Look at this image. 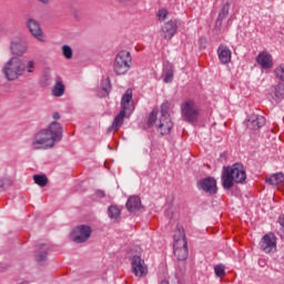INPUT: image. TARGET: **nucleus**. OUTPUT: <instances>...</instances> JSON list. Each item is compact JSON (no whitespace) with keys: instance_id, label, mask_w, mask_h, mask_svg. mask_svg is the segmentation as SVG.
I'll use <instances>...</instances> for the list:
<instances>
[{"instance_id":"f257e3e1","label":"nucleus","mask_w":284,"mask_h":284,"mask_svg":"<svg viewBox=\"0 0 284 284\" xmlns=\"http://www.w3.org/2000/svg\"><path fill=\"white\" fill-rule=\"evenodd\" d=\"M63 139V126L53 121L48 128L40 130L31 139L32 150H52Z\"/></svg>"},{"instance_id":"f03ea898","label":"nucleus","mask_w":284,"mask_h":284,"mask_svg":"<svg viewBox=\"0 0 284 284\" xmlns=\"http://www.w3.org/2000/svg\"><path fill=\"white\" fill-rule=\"evenodd\" d=\"M34 70H37V61L19 57H12L2 68V72L8 81H17L20 77L34 74Z\"/></svg>"},{"instance_id":"7ed1b4c3","label":"nucleus","mask_w":284,"mask_h":284,"mask_svg":"<svg viewBox=\"0 0 284 284\" xmlns=\"http://www.w3.org/2000/svg\"><path fill=\"white\" fill-rule=\"evenodd\" d=\"M170 102L165 101L161 104L160 113L156 109H154L149 115V126H155L159 133H161L162 135L171 133L174 125L170 115Z\"/></svg>"},{"instance_id":"20e7f679","label":"nucleus","mask_w":284,"mask_h":284,"mask_svg":"<svg viewBox=\"0 0 284 284\" xmlns=\"http://www.w3.org/2000/svg\"><path fill=\"white\" fill-rule=\"evenodd\" d=\"M132 100L133 91L132 89H126L125 93L122 95L120 113L115 115L111 126H109V133H115L116 131H119V129H121V126L123 125V121L125 120V118H130V115L133 113L134 106Z\"/></svg>"},{"instance_id":"39448f33","label":"nucleus","mask_w":284,"mask_h":284,"mask_svg":"<svg viewBox=\"0 0 284 284\" xmlns=\"http://www.w3.org/2000/svg\"><path fill=\"white\" fill-rule=\"evenodd\" d=\"M247 175L245 166L241 163L232 164V166H223L222 184L224 189H232L234 184H243Z\"/></svg>"},{"instance_id":"423d86ee","label":"nucleus","mask_w":284,"mask_h":284,"mask_svg":"<svg viewBox=\"0 0 284 284\" xmlns=\"http://www.w3.org/2000/svg\"><path fill=\"white\" fill-rule=\"evenodd\" d=\"M133 64L130 51H119L113 60V71L115 75H125L131 70Z\"/></svg>"},{"instance_id":"0eeeda50","label":"nucleus","mask_w":284,"mask_h":284,"mask_svg":"<svg viewBox=\"0 0 284 284\" xmlns=\"http://www.w3.org/2000/svg\"><path fill=\"white\" fill-rule=\"evenodd\" d=\"M173 253L178 260H186L189 255V246L184 229H178L174 233Z\"/></svg>"},{"instance_id":"6e6552de","label":"nucleus","mask_w":284,"mask_h":284,"mask_svg":"<svg viewBox=\"0 0 284 284\" xmlns=\"http://www.w3.org/2000/svg\"><path fill=\"white\" fill-rule=\"evenodd\" d=\"M181 113L186 122H197L200 118L199 104H196L194 100H185V102L181 104Z\"/></svg>"},{"instance_id":"1a4fd4ad","label":"nucleus","mask_w":284,"mask_h":284,"mask_svg":"<svg viewBox=\"0 0 284 284\" xmlns=\"http://www.w3.org/2000/svg\"><path fill=\"white\" fill-rule=\"evenodd\" d=\"M131 268L136 277H144L149 273V266L140 255H133Z\"/></svg>"},{"instance_id":"9d476101","label":"nucleus","mask_w":284,"mask_h":284,"mask_svg":"<svg viewBox=\"0 0 284 284\" xmlns=\"http://www.w3.org/2000/svg\"><path fill=\"white\" fill-rule=\"evenodd\" d=\"M92 235V229L88 225L77 226L71 233V240L73 243H85Z\"/></svg>"},{"instance_id":"9b49d317","label":"nucleus","mask_w":284,"mask_h":284,"mask_svg":"<svg viewBox=\"0 0 284 284\" xmlns=\"http://www.w3.org/2000/svg\"><path fill=\"white\" fill-rule=\"evenodd\" d=\"M256 63L263 71H271V69H274V58L272 53L268 51H261L256 55Z\"/></svg>"},{"instance_id":"f8f14e48","label":"nucleus","mask_w":284,"mask_h":284,"mask_svg":"<svg viewBox=\"0 0 284 284\" xmlns=\"http://www.w3.org/2000/svg\"><path fill=\"white\" fill-rule=\"evenodd\" d=\"M11 52L16 57H23L26 52H28V41L21 39V38H16L11 41Z\"/></svg>"},{"instance_id":"ddd939ff","label":"nucleus","mask_w":284,"mask_h":284,"mask_svg":"<svg viewBox=\"0 0 284 284\" xmlns=\"http://www.w3.org/2000/svg\"><path fill=\"white\" fill-rule=\"evenodd\" d=\"M197 189L214 194L217 191L216 180L214 178H202L197 181Z\"/></svg>"},{"instance_id":"4468645a","label":"nucleus","mask_w":284,"mask_h":284,"mask_svg":"<svg viewBox=\"0 0 284 284\" xmlns=\"http://www.w3.org/2000/svg\"><path fill=\"white\" fill-rule=\"evenodd\" d=\"M262 251L265 253H272L276 251V237L273 233H267L264 235L260 242Z\"/></svg>"},{"instance_id":"2eb2a0df","label":"nucleus","mask_w":284,"mask_h":284,"mask_svg":"<svg viewBox=\"0 0 284 284\" xmlns=\"http://www.w3.org/2000/svg\"><path fill=\"white\" fill-rule=\"evenodd\" d=\"M30 33L38 39V41H43V31L41 30V24L36 19L29 18L26 22Z\"/></svg>"},{"instance_id":"dca6fc26","label":"nucleus","mask_w":284,"mask_h":284,"mask_svg":"<svg viewBox=\"0 0 284 284\" xmlns=\"http://www.w3.org/2000/svg\"><path fill=\"white\" fill-rule=\"evenodd\" d=\"M176 31L178 22L175 20H170L169 22H165V24H163V27L161 28V34L165 40H171V38H174Z\"/></svg>"},{"instance_id":"f3484780","label":"nucleus","mask_w":284,"mask_h":284,"mask_svg":"<svg viewBox=\"0 0 284 284\" xmlns=\"http://www.w3.org/2000/svg\"><path fill=\"white\" fill-rule=\"evenodd\" d=\"M126 209L130 213H140L143 211V204L139 195H130L126 200Z\"/></svg>"},{"instance_id":"a211bd4d","label":"nucleus","mask_w":284,"mask_h":284,"mask_svg":"<svg viewBox=\"0 0 284 284\" xmlns=\"http://www.w3.org/2000/svg\"><path fill=\"white\" fill-rule=\"evenodd\" d=\"M217 55H219V60H220V62H222V64H230V62H232V51H231L230 47H227L225 44H221L219 47Z\"/></svg>"},{"instance_id":"6ab92c4d","label":"nucleus","mask_w":284,"mask_h":284,"mask_svg":"<svg viewBox=\"0 0 284 284\" xmlns=\"http://www.w3.org/2000/svg\"><path fill=\"white\" fill-rule=\"evenodd\" d=\"M162 78L163 82L166 84H170L174 80V67L171 64V62H163V69H162Z\"/></svg>"},{"instance_id":"aec40b11","label":"nucleus","mask_w":284,"mask_h":284,"mask_svg":"<svg viewBox=\"0 0 284 284\" xmlns=\"http://www.w3.org/2000/svg\"><path fill=\"white\" fill-rule=\"evenodd\" d=\"M266 120L263 115H256L253 113L248 116L247 120V126L248 129H261V126H264Z\"/></svg>"},{"instance_id":"412c9836","label":"nucleus","mask_w":284,"mask_h":284,"mask_svg":"<svg viewBox=\"0 0 284 284\" xmlns=\"http://www.w3.org/2000/svg\"><path fill=\"white\" fill-rule=\"evenodd\" d=\"M50 253V245L48 244H41L38 247L37 254H36V261L38 263H45L48 261V254Z\"/></svg>"},{"instance_id":"4be33fe9","label":"nucleus","mask_w":284,"mask_h":284,"mask_svg":"<svg viewBox=\"0 0 284 284\" xmlns=\"http://www.w3.org/2000/svg\"><path fill=\"white\" fill-rule=\"evenodd\" d=\"M266 182L284 191V173H273V175H270V178H266Z\"/></svg>"},{"instance_id":"5701e85b","label":"nucleus","mask_w":284,"mask_h":284,"mask_svg":"<svg viewBox=\"0 0 284 284\" xmlns=\"http://www.w3.org/2000/svg\"><path fill=\"white\" fill-rule=\"evenodd\" d=\"M109 217L111 222H120L122 217V209L118 204L109 206Z\"/></svg>"},{"instance_id":"b1692460","label":"nucleus","mask_w":284,"mask_h":284,"mask_svg":"<svg viewBox=\"0 0 284 284\" xmlns=\"http://www.w3.org/2000/svg\"><path fill=\"white\" fill-rule=\"evenodd\" d=\"M53 97H63L65 94V85L62 81H57L52 89Z\"/></svg>"},{"instance_id":"393cba45","label":"nucleus","mask_w":284,"mask_h":284,"mask_svg":"<svg viewBox=\"0 0 284 284\" xmlns=\"http://www.w3.org/2000/svg\"><path fill=\"white\" fill-rule=\"evenodd\" d=\"M98 95L100 98L108 97V78L102 80V82L100 84V88H99V91H98Z\"/></svg>"},{"instance_id":"a878e982","label":"nucleus","mask_w":284,"mask_h":284,"mask_svg":"<svg viewBox=\"0 0 284 284\" xmlns=\"http://www.w3.org/2000/svg\"><path fill=\"white\" fill-rule=\"evenodd\" d=\"M33 181L37 185H40V187H45L48 185V176H45V174L34 175Z\"/></svg>"},{"instance_id":"bb28decb","label":"nucleus","mask_w":284,"mask_h":284,"mask_svg":"<svg viewBox=\"0 0 284 284\" xmlns=\"http://www.w3.org/2000/svg\"><path fill=\"white\" fill-rule=\"evenodd\" d=\"M229 11H230V3L226 2V4H223V7L220 11L219 20H224L225 18H227Z\"/></svg>"},{"instance_id":"cd10ccee","label":"nucleus","mask_w":284,"mask_h":284,"mask_svg":"<svg viewBox=\"0 0 284 284\" xmlns=\"http://www.w3.org/2000/svg\"><path fill=\"white\" fill-rule=\"evenodd\" d=\"M62 54L67 59H72V57H73L72 47H70L68 44L62 45Z\"/></svg>"},{"instance_id":"c85d7f7f","label":"nucleus","mask_w":284,"mask_h":284,"mask_svg":"<svg viewBox=\"0 0 284 284\" xmlns=\"http://www.w3.org/2000/svg\"><path fill=\"white\" fill-rule=\"evenodd\" d=\"M274 74L281 82H284V64H280V67L274 70Z\"/></svg>"},{"instance_id":"c756f323","label":"nucleus","mask_w":284,"mask_h":284,"mask_svg":"<svg viewBox=\"0 0 284 284\" xmlns=\"http://www.w3.org/2000/svg\"><path fill=\"white\" fill-rule=\"evenodd\" d=\"M214 271H215V275H217V277H224V275H225L224 264H216L214 266Z\"/></svg>"},{"instance_id":"7c9ffc66","label":"nucleus","mask_w":284,"mask_h":284,"mask_svg":"<svg viewBox=\"0 0 284 284\" xmlns=\"http://www.w3.org/2000/svg\"><path fill=\"white\" fill-rule=\"evenodd\" d=\"M275 99L276 100H282L284 98V87L283 84H277L275 88Z\"/></svg>"},{"instance_id":"2f4dec72","label":"nucleus","mask_w":284,"mask_h":284,"mask_svg":"<svg viewBox=\"0 0 284 284\" xmlns=\"http://www.w3.org/2000/svg\"><path fill=\"white\" fill-rule=\"evenodd\" d=\"M168 16H169L168 9H159L156 13L158 20H160L161 22L166 20Z\"/></svg>"},{"instance_id":"473e14b6","label":"nucleus","mask_w":284,"mask_h":284,"mask_svg":"<svg viewBox=\"0 0 284 284\" xmlns=\"http://www.w3.org/2000/svg\"><path fill=\"white\" fill-rule=\"evenodd\" d=\"M206 44H207L206 38H200V40H199V48L201 50H203V49H205Z\"/></svg>"},{"instance_id":"72a5a7b5","label":"nucleus","mask_w":284,"mask_h":284,"mask_svg":"<svg viewBox=\"0 0 284 284\" xmlns=\"http://www.w3.org/2000/svg\"><path fill=\"white\" fill-rule=\"evenodd\" d=\"M8 183V178H0V190L6 187Z\"/></svg>"},{"instance_id":"f704fd0d","label":"nucleus","mask_w":284,"mask_h":284,"mask_svg":"<svg viewBox=\"0 0 284 284\" xmlns=\"http://www.w3.org/2000/svg\"><path fill=\"white\" fill-rule=\"evenodd\" d=\"M95 196H97L98 199H104V197H105V191L98 190V191L95 192Z\"/></svg>"},{"instance_id":"c9c22d12","label":"nucleus","mask_w":284,"mask_h":284,"mask_svg":"<svg viewBox=\"0 0 284 284\" xmlns=\"http://www.w3.org/2000/svg\"><path fill=\"white\" fill-rule=\"evenodd\" d=\"M52 119H54V121H59V119H61V115L59 114V112H54L52 114Z\"/></svg>"},{"instance_id":"e433bc0d","label":"nucleus","mask_w":284,"mask_h":284,"mask_svg":"<svg viewBox=\"0 0 284 284\" xmlns=\"http://www.w3.org/2000/svg\"><path fill=\"white\" fill-rule=\"evenodd\" d=\"M40 3H43V6H48L50 3V0H38Z\"/></svg>"},{"instance_id":"4c0bfd02","label":"nucleus","mask_w":284,"mask_h":284,"mask_svg":"<svg viewBox=\"0 0 284 284\" xmlns=\"http://www.w3.org/2000/svg\"><path fill=\"white\" fill-rule=\"evenodd\" d=\"M280 223L282 224L283 229H284V215H281L280 217Z\"/></svg>"},{"instance_id":"58836bf2","label":"nucleus","mask_w":284,"mask_h":284,"mask_svg":"<svg viewBox=\"0 0 284 284\" xmlns=\"http://www.w3.org/2000/svg\"><path fill=\"white\" fill-rule=\"evenodd\" d=\"M161 284H170L169 280H162Z\"/></svg>"}]
</instances>
